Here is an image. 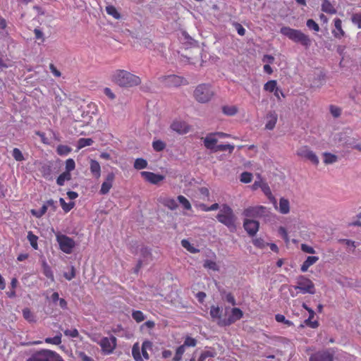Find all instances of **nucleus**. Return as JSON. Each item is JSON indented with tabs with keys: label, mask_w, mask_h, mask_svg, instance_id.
<instances>
[{
	"label": "nucleus",
	"mask_w": 361,
	"mask_h": 361,
	"mask_svg": "<svg viewBox=\"0 0 361 361\" xmlns=\"http://www.w3.org/2000/svg\"><path fill=\"white\" fill-rule=\"evenodd\" d=\"M158 200L161 204L171 210H175L178 207L177 201L173 197L161 196L159 197Z\"/></svg>",
	"instance_id": "6ab92c4d"
},
{
	"label": "nucleus",
	"mask_w": 361,
	"mask_h": 361,
	"mask_svg": "<svg viewBox=\"0 0 361 361\" xmlns=\"http://www.w3.org/2000/svg\"><path fill=\"white\" fill-rule=\"evenodd\" d=\"M152 343L149 341L146 340L142 343V348H145V350H147V351H148L152 350Z\"/></svg>",
	"instance_id": "338daca9"
},
{
	"label": "nucleus",
	"mask_w": 361,
	"mask_h": 361,
	"mask_svg": "<svg viewBox=\"0 0 361 361\" xmlns=\"http://www.w3.org/2000/svg\"><path fill=\"white\" fill-rule=\"evenodd\" d=\"M193 96L197 102L207 103L214 96V91L209 84H200L195 89Z\"/></svg>",
	"instance_id": "f03ea898"
},
{
	"label": "nucleus",
	"mask_w": 361,
	"mask_h": 361,
	"mask_svg": "<svg viewBox=\"0 0 361 361\" xmlns=\"http://www.w3.org/2000/svg\"><path fill=\"white\" fill-rule=\"evenodd\" d=\"M309 317L306 320H305V324L312 328L316 329L319 326V323L317 320H312L314 317V310H309Z\"/></svg>",
	"instance_id": "bb28decb"
},
{
	"label": "nucleus",
	"mask_w": 361,
	"mask_h": 361,
	"mask_svg": "<svg viewBox=\"0 0 361 361\" xmlns=\"http://www.w3.org/2000/svg\"><path fill=\"white\" fill-rule=\"evenodd\" d=\"M59 202L61 206L65 212H68L71 209L73 208L75 204L73 202H70L66 203L63 198H60Z\"/></svg>",
	"instance_id": "58836bf2"
},
{
	"label": "nucleus",
	"mask_w": 361,
	"mask_h": 361,
	"mask_svg": "<svg viewBox=\"0 0 361 361\" xmlns=\"http://www.w3.org/2000/svg\"><path fill=\"white\" fill-rule=\"evenodd\" d=\"M76 355L82 361H93V359L87 356L84 352L77 351Z\"/></svg>",
	"instance_id": "052dcab7"
},
{
	"label": "nucleus",
	"mask_w": 361,
	"mask_h": 361,
	"mask_svg": "<svg viewBox=\"0 0 361 361\" xmlns=\"http://www.w3.org/2000/svg\"><path fill=\"white\" fill-rule=\"evenodd\" d=\"M275 207L280 213L286 214L290 212L289 201L282 197L279 200V206H276Z\"/></svg>",
	"instance_id": "4be33fe9"
},
{
	"label": "nucleus",
	"mask_w": 361,
	"mask_h": 361,
	"mask_svg": "<svg viewBox=\"0 0 361 361\" xmlns=\"http://www.w3.org/2000/svg\"><path fill=\"white\" fill-rule=\"evenodd\" d=\"M12 156L14 159L17 161H21L25 160V157L22 152L18 148H14L12 152Z\"/></svg>",
	"instance_id": "37998d69"
},
{
	"label": "nucleus",
	"mask_w": 361,
	"mask_h": 361,
	"mask_svg": "<svg viewBox=\"0 0 361 361\" xmlns=\"http://www.w3.org/2000/svg\"><path fill=\"white\" fill-rule=\"evenodd\" d=\"M44 204L48 207L51 208L53 212H55L56 209V202L53 200H49L44 202Z\"/></svg>",
	"instance_id": "69168bd1"
},
{
	"label": "nucleus",
	"mask_w": 361,
	"mask_h": 361,
	"mask_svg": "<svg viewBox=\"0 0 361 361\" xmlns=\"http://www.w3.org/2000/svg\"><path fill=\"white\" fill-rule=\"evenodd\" d=\"M225 312L226 314H228V316L227 317H225L224 319L220 320L219 326H229L235 323L236 321L240 320L243 316V311L237 307L231 309L226 307Z\"/></svg>",
	"instance_id": "423d86ee"
},
{
	"label": "nucleus",
	"mask_w": 361,
	"mask_h": 361,
	"mask_svg": "<svg viewBox=\"0 0 361 361\" xmlns=\"http://www.w3.org/2000/svg\"><path fill=\"white\" fill-rule=\"evenodd\" d=\"M234 149V145L227 144V145H218V146L216 147V149L214 152H219V151H229L230 153L233 152Z\"/></svg>",
	"instance_id": "a18cd8bd"
},
{
	"label": "nucleus",
	"mask_w": 361,
	"mask_h": 361,
	"mask_svg": "<svg viewBox=\"0 0 361 361\" xmlns=\"http://www.w3.org/2000/svg\"><path fill=\"white\" fill-rule=\"evenodd\" d=\"M330 112L334 117H338L341 115V110L338 106H331Z\"/></svg>",
	"instance_id": "680f3d73"
},
{
	"label": "nucleus",
	"mask_w": 361,
	"mask_h": 361,
	"mask_svg": "<svg viewBox=\"0 0 361 361\" xmlns=\"http://www.w3.org/2000/svg\"><path fill=\"white\" fill-rule=\"evenodd\" d=\"M334 355L333 349L319 351L310 356V361H334Z\"/></svg>",
	"instance_id": "ddd939ff"
},
{
	"label": "nucleus",
	"mask_w": 361,
	"mask_h": 361,
	"mask_svg": "<svg viewBox=\"0 0 361 361\" xmlns=\"http://www.w3.org/2000/svg\"><path fill=\"white\" fill-rule=\"evenodd\" d=\"M56 151L59 154L66 156L71 152V149L66 145H59L58 146Z\"/></svg>",
	"instance_id": "de8ad7c7"
},
{
	"label": "nucleus",
	"mask_w": 361,
	"mask_h": 361,
	"mask_svg": "<svg viewBox=\"0 0 361 361\" xmlns=\"http://www.w3.org/2000/svg\"><path fill=\"white\" fill-rule=\"evenodd\" d=\"M90 169L92 174L96 178H99L101 176V166L99 163L96 161L92 159L90 161Z\"/></svg>",
	"instance_id": "393cba45"
},
{
	"label": "nucleus",
	"mask_w": 361,
	"mask_h": 361,
	"mask_svg": "<svg viewBox=\"0 0 361 361\" xmlns=\"http://www.w3.org/2000/svg\"><path fill=\"white\" fill-rule=\"evenodd\" d=\"M277 88V82L274 80L268 81L264 86V90L269 92H274Z\"/></svg>",
	"instance_id": "f704fd0d"
},
{
	"label": "nucleus",
	"mask_w": 361,
	"mask_h": 361,
	"mask_svg": "<svg viewBox=\"0 0 361 361\" xmlns=\"http://www.w3.org/2000/svg\"><path fill=\"white\" fill-rule=\"evenodd\" d=\"M278 116L275 111H270L266 116L265 128L271 130L277 122Z\"/></svg>",
	"instance_id": "aec40b11"
},
{
	"label": "nucleus",
	"mask_w": 361,
	"mask_h": 361,
	"mask_svg": "<svg viewBox=\"0 0 361 361\" xmlns=\"http://www.w3.org/2000/svg\"><path fill=\"white\" fill-rule=\"evenodd\" d=\"M27 239L31 245V246L37 250V236L34 235L31 231L27 233Z\"/></svg>",
	"instance_id": "ea45409f"
},
{
	"label": "nucleus",
	"mask_w": 361,
	"mask_h": 361,
	"mask_svg": "<svg viewBox=\"0 0 361 361\" xmlns=\"http://www.w3.org/2000/svg\"><path fill=\"white\" fill-rule=\"evenodd\" d=\"M216 218L219 222L229 228L232 229L235 228V216L233 214V210L228 206H223Z\"/></svg>",
	"instance_id": "20e7f679"
},
{
	"label": "nucleus",
	"mask_w": 361,
	"mask_h": 361,
	"mask_svg": "<svg viewBox=\"0 0 361 361\" xmlns=\"http://www.w3.org/2000/svg\"><path fill=\"white\" fill-rule=\"evenodd\" d=\"M23 315L29 322H35L36 321L35 316L28 308H25L23 310Z\"/></svg>",
	"instance_id": "e433bc0d"
},
{
	"label": "nucleus",
	"mask_w": 361,
	"mask_h": 361,
	"mask_svg": "<svg viewBox=\"0 0 361 361\" xmlns=\"http://www.w3.org/2000/svg\"><path fill=\"white\" fill-rule=\"evenodd\" d=\"M234 26H235V27L237 30V32L239 35H240V36L245 35V30L240 23H234Z\"/></svg>",
	"instance_id": "0e129e2a"
},
{
	"label": "nucleus",
	"mask_w": 361,
	"mask_h": 361,
	"mask_svg": "<svg viewBox=\"0 0 361 361\" xmlns=\"http://www.w3.org/2000/svg\"><path fill=\"white\" fill-rule=\"evenodd\" d=\"M322 11L329 14H335L336 13V9L334 6L328 0L322 1Z\"/></svg>",
	"instance_id": "a878e982"
},
{
	"label": "nucleus",
	"mask_w": 361,
	"mask_h": 361,
	"mask_svg": "<svg viewBox=\"0 0 361 361\" xmlns=\"http://www.w3.org/2000/svg\"><path fill=\"white\" fill-rule=\"evenodd\" d=\"M181 245L190 253H197L199 252V250L196 248L192 244H191L188 240H182Z\"/></svg>",
	"instance_id": "7c9ffc66"
},
{
	"label": "nucleus",
	"mask_w": 361,
	"mask_h": 361,
	"mask_svg": "<svg viewBox=\"0 0 361 361\" xmlns=\"http://www.w3.org/2000/svg\"><path fill=\"white\" fill-rule=\"evenodd\" d=\"M42 269L43 274L51 281H54V275L50 267L47 264L45 260L42 261Z\"/></svg>",
	"instance_id": "473e14b6"
},
{
	"label": "nucleus",
	"mask_w": 361,
	"mask_h": 361,
	"mask_svg": "<svg viewBox=\"0 0 361 361\" xmlns=\"http://www.w3.org/2000/svg\"><path fill=\"white\" fill-rule=\"evenodd\" d=\"M296 285L294 286V289L298 290L299 293L302 294L310 293L314 294L315 293L314 285L312 281L304 276L298 277L296 280Z\"/></svg>",
	"instance_id": "0eeeda50"
},
{
	"label": "nucleus",
	"mask_w": 361,
	"mask_h": 361,
	"mask_svg": "<svg viewBox=\"0 0 361 361\" xmlns=\"http://www.w3.org/2000/svg\"><path fill=\"white\" fill-rule=\"evenodd\" d=\"M243 226L250 235H254L259 230V222L255 220L245 219Z\"/></svg>",
	"instance_id": "f3484780"
},
{
	"label": "nucleus",
	"mask_w": 361,
	"mask_h": 361,
	"mask_svg": "<svg viewBox=\"0 0 361 361\" xmlns=\"http://www.w3.org/2000/svg\"><path fill=\"white\" fill-rule=\"evenodd\" d=\"M152 147L155 151L160 152L165 148L166 145L161 140H155L152 142Z\"/></svg>",
	"instance_id": "8fccbe9b"
},
{
	"label": "nucleus",
	"mask_w": 361,
	"mask_h": 361,
	"mask_svg": "<svg viewBox=\"0 0 361 361\" xmlns=\"http://www.w3.org/2000/svg\"><path fill=\"white\" fill-rule=\"evenodd\" d=\"M140 174L146 181L152 184H158L164 179V176L149 171H142Z\"/></svg>",
	"instance_id": "2eb2a0df"
},
{
	"label": "nucleus",
	"mask_w": 361,
	"mask_h": 361,
	"mask_svg": "<svg viewBox=\"0 0 361 361\" xmlns=\"http://www.w3.org/2000/svg\"><path fill=\"white\" fill-rule=\"evenodd\" d=\"M222 310L219 306L212 305L210 308V316L214 321H216L217 324L219 326L220 320L224 319L221 317Z\"/></svg>",
	"instance_id": "412c9836"
},
{
	"label": "nucleus",
	"mask_w": 361,
	"mask_h": 361,
	"mask_svg": "<svg viewBox=\"0 0 361 361\" xmlns=\"http://www.w3.org/2000/svg\"><path fill=\"white\" fill-rule=\"evenodd\" d=\"M300 249L302 252L308 254H314L316 253L315 250L313 247L308 245L307 244L302 243L300 245Z\"/></svg>",
	"instance_id": "5fc2aeb1"
},
{
	"label": "nucleus",
	"mask_w": 361,
	"mask_h": 361,
	"mask_svg": "<svg viewBox=\"0 0 361 361\" xmlns=\"http://www.w3.org/2000/svg\"><path fill=\"white\" fill-rule=\"evenodd\" d=\"M307 26L308 28L313 30L316 32L319 30V27L318 24L312 19H310L307 21Z\"/></svg>",
	"instance_id": "bf43d9fd"
},
{
	"label": "nucleus",
	"mask_w": 361,
	"mask_h": 361,
	"mask_svg": "<svg viewBox=\"0 0 361 361\" xmlns=\"http://www.w3.org/2000/svg\"><path fill=\"white\" fill-rule=\"evenodd\" d=\"M323 157L326 164H332L338 161V157L331 153L325 152L323 154Z\"/></svg>",
	"instance_id": "cd10ccee"
},
{
	"label": "nucleus",
	"mask_w": 361,
	"mask_h": 361,
	"mask_svg": "<svg viewBox=\"0 0 361 361\" xmlns=\"http://www.w3.org/2000/svg\"><path fill=\"white\" fill-rule=\"evenodd\" d=\"M71 179V174L68 171L62 173L57 178L56 183L59 185H63L65 182Z\"/></svg>",
	"instance_id": "c756f323"
},
{
	"label": "nucleus",
	"mask_w": 361,
	"mask_h": 361,
	"mask_svg": "<svg viewBox=\"0 0 361 361\" xmlns=\"http://www.w3.org/2000/svg\"><path fill=\"white\" fill-rule=\"evenodd\" d=\"M114 174L113 173H109L106 178V180L102 184V187L100 189V193L102 195L107 194L113 185V182L114 180Z\"/></svg>",
	"instance_id": "a211bd4d"
},
{
	"label": "nucleus",
	"mask_w": 361,
	"mask_h": 361,
	"mask_svg": "<svg viewBox=\"0 0 361 361\" xmlns=\"http://www.w3.org/2000/svg\"><path fill=\"white\" fill-rule=\"evenodd\" d=\"M56 240L60 249L66 254H71L75 245V241L66 235L57 233Z\"/></svg>",
	"instance_id": "6e6552de"
},
{
	"label": "nucleus",
	"mask_w": 361,
	"mask_h": 361,
	"mask_svg": "<svg viewBox=\"0 0 361 361\" xmlns=\"http://www.w3.org/2000/svg\"><path fill=\"white\" fill-rule=\"evenodd\" d=\"M93 143V140L91 138H80L78 142V149L90 146Z\"/></svg>",
	"instance_id": "a19ab883"
},
{
	"label": "nucleus",
	"mask_w": 361,
	"mask_h": 361,
	"mask_svg": "<svg viewBox=\"0 0 361 361\" xmlns=\"http://www.w3.org/2000/svg\"><path fill=\"white\" fill-rule=\"evenodd\" d=\"M75 163L73 159H68L66 161V171L70 173L75 169Z\"/></svg>",
	"instance_id": "6e6d98bb"
},
{
	"label": "nucleus",
	"mask_w": 361,
	"mask_h": 361,
	"mask_svg": "<svg viewBox=\"0 0 361 361\" xmlns=\"http://www.w3.org/2000/svg\"><path fill=\"white\" fill-rule=\"evenodd\" d=\"M297 154L307 160L311 161L313 164L317 166L319 163V158L316 154L312 152L309 147L304 146L298 149Z\"/></svg>",
	"instance_id": "f8f14e48"
},
{
	"label": "nucleus",
	"mask_w": 361,
	"mask_h": 361,
	"mask_svg": "<svg viewBox=\"0 0 361 361\" xmlns=\"http://www.w3.org/2000/svg\"><path fill=\"white\" fill-rule=\"evenodd\" d=\"M218 137L214 133H210L208 134L204 138V147L210 150L215 151L216 147L218 146Z\"/></svg>",
	"instance_id": "dca6fc26"
},
{
	"label": "nucleus",
	"mask_w": 361,
	"mask_h": 361,
	"mask_svg": "<svg viewBox=\"0 0 361 361\" xmlns=\"http://www.w3.org/2000/svg\"><path fill=\"white\" fill-rule=\"evenodd\" d=\"M252 243L255 246L259 248H264L267 245L269 244L265 243L263 239L262 238H254L252 240Z\"/></svg>",
	"instance_id": "603ef678"
},
{
	"label": "nucleus",
	"mask_w": 361,
	"mask_h": 361,
	"mask_svg": "<svg viewBox=\"0 0 361 361\" xmlns=\"http://www.w3.org/2000/svg\"><path fill=\"white\" fill-rule=\"evenodd\" d=\"M177 200L180 203V204L183 207V209L186 210H190L192 209L191 204L189 200L183 195H178L177 197Z\"/></svg>",
	"instance_id": "2f4dec72"
},
{
	"label": "nucleus",
	"mask_w": 361,
	"mask_h": 361,
	"mask_svg": "<svg viewBox=\"0 0 361 361\" xmlns=\"http://www.w3.org/2000/svg\"><path fill=\"white\" fill-rule=\"evenodd\" d=\"M352 22L359 28H361V13L353 14L352 16Z\"/></svg>",
	"instance_id": "4d7b16f0"
},
{
	"label": "nucleus",
	"mask_w": 361,
	"mask_h": 361,
	"mask_svg": "<svg viewBox=\"0 0 361 361\" xmlns=\"http://www.w3.org/2000/svg\"><path fill=\"white\" fill-rule=\"evenodd\" d=\"M204 267L207 269H209L214 271L219 270V266L214 261L207 259L204 262Z\"/></svg>",
	"instance_id": "49530a36"
},
{
	"label": "nucleus",
	"mask_w": 361,
	"mask_h": 361,
	"mask_svg": "<svg viewBox=\"0 0 361 361\" xmlns=\"http://www.w3.org/2000/svg\"><path fill=\"white\" fill-rule=\"evenodd\" d=\"M319 260V257L317 256H308L305 262L301 265V271L306 272L309 267L317 263Z\"/></svg>",
	"instance_id": "b1692460"
},
{
	"label": "nucleus",
	"mask_w": 361,
	"mask_h": 361,
	"mask_svg": "<svg viewBox=\"0 0 361 361\" xmlns=\"http://www.w3.org/2000/svg\"><path fill=\"white\" fill-rule=\"evenodd\" d=\"M281 33L295 42L300 43L306 47L310 45L311 41L309 37L300 30L292 29L289 27H283L281 29Z\"/></svg>",
	"instance_id": "7ed1b4c3"
},
{
	"label": "nucleus",
	"mask_w": 361,
	"mask_h": 361,
	"mask_svg": "<svg viewBox=\"0 0 361 361\" xmlns=\"http://www.w3.org/2000/svg\"><path fill=\"white\" fill-rule=\"evenodd\" d=\"M252 180V174L249 172H243L241 173L240 180L243 183H249Z\"/></svg>",
	"instance_id": "c03bdc74"
},
{
	"label": "nucleus",
	"mask_w": 361,
	"mask_h": 361,
	"mask_svg": "<svg viewBox=\"0 0 361 361\" xmlns=\"http://www.w3.org/2000/svg\"><path fill=\"white\" fill-rule=\"evenodd\" d=\"M222 111L224 114L227 116H233L237 114L238 108L234 105L224 106L222 108Z\"/></svg>",
	"instance_id": "72a5a7b5"
},
{
	"label": "nucleus",
	"mask_w": 361,
	"mask_h": 361,
	"mask_svg": "<svg viewBox=\"0 0 361 361\" xmlns=\"http://www.w3.org/2000/svg\"><path fill=\"white\" fill-rule=\"evenodd\" d=\"M34 33L36 39H41L42 42L44 41L43 32L40 30L35 29Z\"/></svg>",
	"instance_id": "774afa93"
},
{
	"label": "nucleus",
	"mask_w": 361,
	"mask_h": 361,
	"mask_svg": "<svg viewBox=\"0 0 361 361\" xmlns=\"http://www.w3.org/2000/svg\"><path fill=\"white\" fill-rule=\"evenodd\" d=\"M132 317L137 322H141L145 319L144 314L141 311H134Z\"/></svg>",
	"instance_id": "3c124183"
},
{
	"label": "nucleus",
	"mask_w": 361,
	"mask_h": 361,
	"mask_svg": "<svg viewBox=\"0 0 361 361\" xmlns=\"http://www.w3.org/2000/svg\"><path fill=\"white\" fill-rule=\"evenodd\" d=\"M332 33L336 38H341L345 35V32L342 29V22L339 18H336L334 20V29L333 30Z\"/></svg>",
	"instance_id": "5701e85b"
},
{
	"label": "nucleus",
	"mask_w": 361,
	"mask_h": 361,
	"mask_svg": "<svg viewBox=\"0 0 361 361\" xmlns=\"http://www.w3.org/2000/svg\"><path fill=\"white\" fill-rule=\"evenodd\" d=\"M102 351L105 354H111L116 346V338L114 336L104 337L99 342Z\"/></svg>",
	"instance_id": "1a4fd4ad"
},
{
	"label": "nucleus",
	"mask_w": 361,
	"mask_h": 361,
	"mask_svg": "<svg viewBox=\"0 0 361 361\" xmlns=\"http://www.w3.org/2000/svg\"><path fill=\"white\" fill-rule=\"evenodd\" d=\"M106 11L109 15L111 16L115 19L118 20L121 18L120 13L114 6H107L106 7Z\"/></svg>",
	"instance_id": "c9c22d12"
},
{
	"label": "nucleus",
	"mask_w": 361,
	"mask_h": 361,
	"mask_svg": "<svg viewBox=\"0 0 361 361\" xmlns=\"http://www.w3.org/2000/svg\"><path fill=\"white\" fill-rule=\"evenodd\" d=\"M268 213L267 208L263 206L250 207L243 212L246 217H262L267 216Z\"/></svg>",
	"instance_id": "9b49d317"
},
{
	"label": "nucleus",
	"mask_w": 361,
	"mask_h": 361,
	"mask_svg": "<svg viewBox=\"0 0 361 361\" xmlns=\"http://www.w3.org/2000/svg\"><path fill=\"white\" fill-rule=\"evenodd\" d=\"M45 342L47 343L59 345L61 343V334H59L53 338H47Z\"/></svg>",
	"instance_id": "79ce46f5"
},
{
	"label": "nucleus",
	"mask_w": 361,
	"mask_h": 361,
	"mask_svg": "<svg viewBox=\"0 0 361 361\" xmlns=\"http://www.w3.org/2000/svg\"><path fill=\"white\" fill-rule=\"evenodd\" d=\"M196 340L191 338V337H186L185 339V341H184V343L183 344V345L186 348V347H194L196 345Z\"/></svg>",
	"instance_id": "13d9d810"
},
{
	"label": "nucleus",
	"mask_w": 361,
	"mask_h": 361,
	"mask_svg": "<svg viewBox=\"0 0 361 361\" xmlns=\"http://www.w3.org/2000/svg\"><path fill=\"white\" fill-rule=\"evenodd\" d=\"M147 166V161L142 158L136 159L134 162V167L137 170L144 169Z\"/></svg>",
	"instance_id": "4c0bfd02"
},
{
	"label": "nucleus",
	"mask_w": 361,
	"mask_h": 361,
	"mask_svg": "<svg viewBox=\"0 0 361 361\" xmlns=\"http://www.w3.org/2000/svg\"><path fill=\"white\" fill-rule=\"evenodd\" d=\"M27 361H64L57 353L49 350H42L34 354Z\"/></svg>",
	"instance_id": "39448f33"
},
{
	"label": "nucleus",
	"mask_w": 361,
	"mask_h": 361,
	"mask_svg": "<svg viewBox=\"0 0 361 361\" xmlns=\"http://www.w3.org/2000/svg\"><path fill=\"white\" fill-rule=\"evenodd\" d=\"M261 190L264 192V194L267 196L268 197H271V191L268 185V184L265 182L264 185H262V187L261 188Z\"/></svg>",
	"instance_id": "e2e57ef3"
},
{
	"label": "nucleus",
	"mask_w": 361,
	"mask_h": 361,
	"mask_svg": "<svg viewBox=\"0 0 361 361\" xmlns=\"http://www.w3.org/2000/svg\"><path fill=\"white\" fill-rule=\"evenodd\" d=\"M132 355L136 361H142V357L140 355V347L138 343L133 345L132 348Z\"/></svg>",
	"instance_id": "c85d7f7f"
},
{
	"label": "nucleus",
	"mask_w": 361,
	"mask_h": 361,
	"mask_svg": "<svg viewBox=\"0 0 361 361\" xmlns=\"http://www.w3.org/2000/svg\"><path fill=\"white\" fill-rule=\"evenodd\" d=\"M161 82L167 87H178L186 84V80L180 76L170 75L160 78Z\"/></svg>",
	"instance_id": "9d476101"
},
{
	"label": "nucleus",
	"mask_w": 361,
	"mask_h": 361,
	"mask_svg": "<svg viewBox=\"0 0 361 361\" xmlns=\"http://www.w3.org/2000/svg\"><path fill=\"white\" fill-rule=\"evenodd\" d=\"M264 183L265 181L261 178L259 175H258L257 180H256L253 185H252V190H256L258 188H261Z\"/></svg>",
	"instance_id": "864d4df0"
},
{
	"label": "nucleus",
	"mask_w": 361,
	"mask_h": 361,
	"mask_svg": "<svg viewBox=\"0 0 361 361\" xmlns=\"http://www.w3.org/2000/svg\"><path fill=\"white\" fill-rule=\"evenodd\" d=\"M112 80L119 86L133 87L140 84V78L125 70H116L112 75Z\"/></svg>",
	"instance_id": "f257e3e1"
},
{
	"label": "nucleus",
	"mask_w": 361,
	"mask_h": 361,
	"mask_svg": "<svg viewBox=\"0 0 361 361\" xmlns=\"http://www.w3.org/2000/svg\"><path fill=\"white\" fill-rule=\"evenodd\" d=\"M171 128L178 134H186L190 130L189 125L180 119L174 120L171 124Z\"/></svg>",
	"instance_id": "4468645a"
},
{
	"label": "nucleus",
	"mask_w": 361,
	"mask_h": 361,
	"mask_svg": "<svg viewBox=\"0 0 361 361\" xmlns=\"http://www.w3.org/2000/svg\"><path fill=\"white\" fill-rule=\"evenodd\" d=\"M63 334L66 336L70 338H78L79 336V332L75 328L71 329H65L63 331Z\"/></svg>",
	"instance_id": "09e8293b"
}]
</instances>
